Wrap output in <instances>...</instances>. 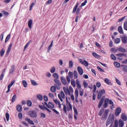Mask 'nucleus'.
Wrapping results in <instances>:
<instances>
[{"mask_svg": "<svg viewBox=\"0 0 127 127\" xmlns=\"http://www.w3.org/2000/svg\"><path fill=\"white\" fill-rule=\"evenodd\" d=\"M84 95V90H79V96L82 97Z\"/></svg>", "mask_w": 127, "mask_h": 127, "instance_id": "60", "label": "nucleus"}, {"mask_svg": "<svg viewBox=\"0 0 127 127\" xmlns=\"http://www.w3.org/2000/svg\"><path fill=\"white\" fill-rule=\"evenodd\" d=\"M14 68H15V65H11V68L9 70V74H13L14 72Z\"/></svg>", "mask_w": 127, "mask_h": 127, "instance_id": "27", "label": "nucleus"}, {"mask_svg": "<svg viewBox=\"0 0 127 127\" xmlns=\"http://www.w3.org/2000/svg\"><path fill=\"white\" fill-rule=\"evenodd\" d=\"M106 93V91L105 89H102L100 90L98 92L97 98L98 100H100L101 99L102 97H103V95H105Z\"/></svg>", "mask_w": 127, "mask_h": 127, "instance_id": "8", "label": "nucleus"}, {"mask_svg": "<svg viewBox=\"0 0 127 127\" xmlns=\"http://www.w3.org/2000/svg\"><path fill=\"white\" fill-rule=\"evenodd\" d=\"M27 105L28 107H31L32 106V102L30 100H28L27 101Z\"/></svg>", "mask_w": 127, "mask_h": 127, "instance_id": "44", "label": "nucleus"}, {"mask_svg": "<svg viewBox=\"0 0 127 127\" xmlns=\"http://www.w3.org/2000/svg\"><path fill=\"white\" fill-rule=\"evenodd\" d=\"M121 118H122V120H123V121H124V122H126V121L127 120V115H126L125 113L122 114V115L121 116Z\"/></svg>", "mask_w": 127, "mask_h": 127, "instance_id": "25", "label": "nucleus"}, {"mask_svg": "<svg viewBox=\"0 0 127 127\" xmlns=\"http://www.w3.org/2000/svg\"><path fill=\"white\" fill-rule=\"evenodd\" d=\"M51 92H52L53 93H55V92H56V87L55 86H52L51 87Z\"/></svg>", "mask_w": 127, "mask_h": 127, "instance_id": "39", "label": "nucleus"}, {"mask_svg": "<svg viewBox=\"0 0 127 127\" xmlns=\"http://www.w3.org/2000/svg\"><path fill=\"white\" fill-rule=\"evenodd\" d=\"M31 42V41H29L24 46V50H25L28 46H29V44H30V43Z\"/></svg>", "mask_w": 127, "mask_h": 127, "instance_id": "46", "label": "nucleus"}, {"mask_svg": "<svg viewBox=\"0 0 127 127\" xmlns=\"http://www.w3.org/2000/svg\"><path fill=\"white\" fill-rule=\"evenodd\" d=\"M55 71H56V68H55V67H52L51 68V70H50V72H51V73H55Z\"/></svg>", "mask_w": 127, "mask_h": 127, "instance_id": "51", "label": "nucleus"}, {"mask_svg": "<svg viewBox=\"0 0 127 127\" xmlns=\"http://www.w3.org/2000/svg\"><path fill=\"white\" fill-rule=\"evenodd\" d=\"M16 100V95L14 94L12 97L11 103H14V102H15Z\"/></svg>", "mask_w": 127, "mask_h": 127, "instance_id": "40", "label": "nucleus"}, {"mask_svg": "<svg viewBox=\"0 0 127 127\" xmlns=\"http://www.w3.org/2000/svg\"><path fill=\"white\" fill-rule=\"evenodd\" d=\"M124 29L127 31V21H125L124 23Z\"/></svg>", "mask_w": 127, "mask_h": 127, "instance_id": "45", "label": "nucleus"}, {"mask_svg": "<svg viewBox=\"0 0 127 127\" xmlns=\"http://www.w3.org/2000/svg\"><path fill=\"white\" fill-rule=\"evenodd\" d=\"M87 2L88 1L87 0H85L84 1L81 3L80 6H85V5H86V3H87Z\"/></svg>", "mask_w": 127, "mask_h": 127, "instance_id": "61", "label": "nucleus"}, {"mask_svg": "<svg viewBox=\"0 0 127 127\" xmlns=\"http://www.w3.org/2000/svg\"><path fill=\"white\" fill-rule=\"evenodd\" d=\"M104 109H101L98 114L99 116L100 117L102 116V115H103V113H104Z\"/></svg>", "mask_w": 127, "mask_h": 127, "instance_id": "53", "label": "nucleus"}, {"mask_svg": "<svg viewBox=\"0 0 127 127\" xmlns=\"http://www.w3.org/2000/svg\"><path fill=\"white\" fill-rule=\"evenodd\" d=\"M111 58L112 60H117V57L115 56V55L111 54Z\"/></svg>", "mask_w": 127, "mask_h": 127, "instance_id": "52", "label": "nucleus"}, {"mask_svg": "<svg viewBox=\"0 0 127 127\" xmlns=\"http://www.w3.org/2000/svg\"><path fill=\"white\" fill-rule=\"evenodd\" d=\"M117 50L120 52H125L126 49H124L123 47L118 48Z\"/></svg>", "mask_w": 127, "mask_h": 127, "instance_id": "35", "label": "nucleus"}, {"mask_svg": "<svg viewBox=\"0 0 127 127\" xmlns=\"http://www.w3.org/2000/svg\"><path fill=\"white\" fill-rule=\"evenodd\" d=\"M105 82L106 84H107V85H111V80H110V79H109L108 78H105Z\"/></svg>", "mask_w": 127, "mask_h": 127, "instance_id": "32", "label": "nucleus"}, {"mask_svg": "<svg viewBox=\"0 0 127 127\" xmlns=\"http://www.w3.org/2000/svg\"><path fill=\"white\" fill-rule=\"evenodd\" d=\"M75 97H79V90L76 89L74 92Z\"/></svg>", "mask_w": 127, "mask_h": 127, "instance_id": "34", "label": "nucleus"}, {"mask_svg": "<svg viewBox=\"0 0 127 127\" xmlns=\"http://www.w3.org/2000/svg\"><path fill=\"white\" fill-rule=\"evenodd\" d=\"M25 121H26V122H28V124H30V125H34V123H33V121L28 118H26Z\"/></svg>", "mask_w": 127, "mask_h": 127, "instance_id": "22", "label": "nucleus"}, {"mask_svg": "<svg viewBox=\"0 0 127 127\" xmlns=\"http://www.w3.org/2000/svg\"><path fill=\"white\" fill-rule=\"evenodd\" d=\"M104 97H105L103 96L99 102L98 106V108L99 109H100V108H101L102 107V106L103 105V104H104Z\"/></svg>", "mask_w": 127, "mask_h": 127, "instance_id": "17", "label": "nucleus"}, {"mask_svg": "<svg viewBox=\"0 0 127 127\" xmlns=\"http://www.w3.org/2000/svg\"><path fill=\"white\" fill-rule=\"evenodd\" d=\"M111 105L110 106L111 110H113L114 109V102L113 101L109 98H106L104 101V103L103 104L104 108H108V105Z\"/></svg>", "mask_w": 127, "mask_h": 127, "instance_id": "3", "label": "nucleus"}, {"mask_svg": "<svg viewBox=\"0 0 127 127\" xmlns=\"http://www.w3.org/2000/svg\"><path fill=\"white\" fill-rule=\"evenodd\" d=\"M53 101L56 105H58L59 109H62V107H61L62 104L59 100L57 99H54Z\"/></svg>", "mask_w": 127, "mask_h": 127, "instance_id": "18", "label": "nucleus"}, {"mask_svg": "<svg viewBox=\"0 0 127 127\" xmlns=\"http://www.w3.org/2000/svg\"><path fill=\"white\" fill-rule=\"evenodd\" d=\"M78 5L79 4L78 3H76L72 10V13H75V12H76V14H77V15H79V14H80V8H78Z\"/></svg>", "mask_w": 127, "mask_h": 127, "instance_id": "6", "label": "nucleus"}, {"mask_svg": "<svg viewBox=\"0 0 127 127\" xmlns=\"http://www.w3.org/2000/svg\"><path fill=\"white\" fill-rule=\"evenodd\" d=\"M12 47V44H10L6 52V55H9V53H10V50H11Z\"/></svg>", "mask_w": 127, "mask_h": 127, "instance_id": "16", "label": "nucleus"}, {"mask_svg": "<svg viewBox=\"0 0 127 127\" xmlns=\"http://www.w3.org/2000/svg\"><path fill=\"white\" fill-rule=\"evenodd\" d=\"M58 97L62 102V105L63 106V111L64 113L67 114V111L68 112L72 111V104L69 102L68 98L65 96V93L63 91H61V94H59Z\"/></svg>", "mask_w": 127, "mask_h": 127, "instance_id": "1", "label": "nucleus"}, {"mask_svg": "<svg viewBox=\"0 0 127 127\" xmlns=\"http://www.w3.org/2000/svg\"><path fill=\"white\" fill-rule=\"evenodd\" d=\"M63 90L65 94L67 96L68 95L69 96H71V94H73V88L72 86H70L69 88L64 87Z\"/></svg>", "mask_w": 127, "mask_h": 127, "instance_id": "4", "label": "nucleus"}, {"mask_svg": "<svg viewBox=\"0 0 127 127\" xmlns=\"http://www.w3.org/2000/svg\"><path fill=\"white\" fill-rule=\"evenodd\" d=\"M22 82L24 88H27V82H26L25 80H22Z\"/></svg>", "mask_w": 127, "mask_h": 127, "instance_id": "38", "label": "nucleus"}, {"mask_svg": "<svg viewBox=\"0 0 127 127\" xmlns=\"http://www.w3.org/2000/svg\"><path fill=\"white\" fill-rule=\"evenodd\" d=\"M124 126H125V122L120 119L119 121L115 120L114 126H113V124H111L109 127H124Z\"/></svg>", "mask_w": 127, "mask_h": 127, "instance_id": "2", "label": "nucleus"}, {"mask_svg": "<svg viewBox=\"0 0 127 127\" xmlns=\"http://www.w3.org/2000/svg\"><path fill=\"white\" fill-rule=\"evenodd\" d=\"M78 61L79 63L82 64V65H84L85 67H88L89 66V63H88V62H87V61L86 60L83 61L82 59H79L78 60Z\"/></svg>", "mask_w": 127, "mask_h": 127, "instance_id": "11", "label": "nucleus"}, {"mask_svg": "<svg viewBox=\"0 0 127 127\" xmlns=\"http://www.w3.org/2000/svg\"><path fill=\"white\" fill-rule=\"evenodd\" d=\"M118 30L120 34H124V31L123 30V27L122 26H119L118 28Z\"/></svg>", "mask_w": 127, "mask_h": 127, "instance_id": "24", "label": "nucleus"}, {"mask_svg": "<svg viewBox=\"0 0 127 127\" xmlns=\"http://www.w3.org/2000/svg\"><path fill=\"white\" fill-rule=\"evenodd\" d=\"M114 42L115 44H119L121 42V39L120 38H117L114 40Z\"/></svg>", "mask_w": 127, "mask_h": 127, "instance_id": "29", "label": "nucleus"}, {"mask_svg": "<svg viewBox=\"0 0 127 127\" xmlns=\"http://www.w3.org/2000/svg\"><path fill=\"white\" fill-rule=\"evenodd\" d=\"M61 80L63 84H64V85H68V83H67V81L66 80V79L65 78V77L63 76H61Z\"/></svg>", "mask_w": 127, "mask_h": 127, "instance_id": "21", "label": "nucleus"}, {"mask_svg": "<svg viewBox=\"0 0 127 127\" xmlns=\"http://www.w3.org/2000/svg\"><path fill=\"white\" fill-rule=\"evenodd\" d=\"M53 42H54L53 40L51 41V44L49 45V46L48 48V51H50V50H51V48H52V46H53Z\"/></svg>", "mask_w": 127, "mask_h": 127, "instance_id": "30", "label": "nucleus"}, {"mask_svg": "<svg viewBox=\"0 0 127 127\" xmlns=\"http://www.w3.org/2000/svg\"><path fill=\"white\" fill-rule=\"evenodd\" d=\"M122 112V109L121 107H118L115 112V115L116 117H118V116L120 115V114H121Z\"/></svg>", "mask_w": 127, "mask_h": 127, "instance_id": "14", "label": "nucleus"}, {"mask_svg": "<svg viewBox=\"0 0 127 127\" xmlns=\"http://www.w3.org/2000/svg\"><path fill=\"white\" fill-rule=\"evenodd\" d=\"M9 38H10V34H8L6 38H5V43H6V42L7 41H8V40H9Z\"/></svg>", "mask_w": 127, "mask_h": 127, "instance_id": "47", "label": "nucleus"}, {"mask_svg": "<svg viewBox=\"0 0 127 127\" xmlns=\"http://www.w3.org/2000/svg\"><path fill=\"white\" fill-rule=\"evenodd\" d=\"M73 75H74V79L78 78V72H77V71H76V70L73 71Z\"/></svg>", "mask_w": 127, "mask_h": 127, "instance_id": "33", "label": "nucleus"}, {"mask_svg": "<svg viewBox=\"0 0 127 127\" xmlns=\"http://www.w3.org/2000/svg\"><path fill=\"white\" fill-rule=\"evenodd\" d=\"M92 55L95 57V58H99V55H98L97 53L95 52L92 53Z\"/></svg>", "mask_w": 127, "mask_h": 127, "instance_id": "54", "label": "nucleus"}, {"mask_svg": "<svg viewBox=\"0 0 127 127\" xmlns=\"http://www.w3.org/2000/svg\"><path fill=\"white\" fill-rule=\"evenodd\" d=\"M114 65L115 67H116V68H120V63L117 62H114Z\"/></svg>", "mask_w": 127, "mask_h": 127, "instance_id": "49", "label": "nucleus"}, {"mask_svg": "<svg viewBox=\"0 0 127 127\" xmlns=\"http://www.w3.org/2000/svg\"><path fill=\"white\" fill-rule=\"evenodd\" d=\"M116 56H118L117 59L119 60H123L124 59V56H127V55L125 53H120L116 54Z\"/></svg>", "mask_w": 127, "mask_h": 127, "instance_id": "13", "label": "nucleus"}, {"mask_svg": "<svg viewBox=\"0 0 127 127\" xmlns=\"http://www.w3.org/2000/svg\"><path fill=\"white\" fill-rule=\"evenodd\" d=\"M40 118H41V119H45V118H46V115H45V114L42 113H41Z\"/></svg>", "mask_w": 127, "mask_h": 127, "instance_id": "56", "label": "nucleus"}, {"mask_svg": "<svg viewBox=\"0 0 127 127\" xmlns=\"http://www.w3.org/2000/svg\"><path fill=\"white\" fill-rule=\"evenodd\" d=\"M83 87H84V88L86 89V88H87V87H88V83H87V82H86V81L84 80V81H83Z\"/></svg>", "mask_w": 127, "mask_h": 127, "instance_id": "50", "label": "nucleus"}, {"mask_svg": "<svg viewBox=\"0 0 127 127\" xmlns=\"http://www.w3.org/2000/svg\"><path fill=\"white\" fill-rule=\"evenodd\" d=\"M16 110L17 112H22V106H21L20 105H17L16 106Z\"/></svg>", "mask_w": 127, "mask_h": 127, "instance_id": "23", "label": "nucleus"}, {"mask_svg": "<svg viewBox=\"0 0 127 127\" xmlns=\"http://www.w3.org/2000/svg\"><path fill=\"white\" fill-rule=\"evenodd\" d=\"M54 82L56 83L55 86L56 87V89L58 90H60V86L62 85L60 80H59V79H54Z\"/></svg>", "mask_w": 127, "mask_h": 127, "instance_id": "7", "label": "nucleus"}, {"mask_svg": "<svg viewBox=\"0 0 127 127\" xmlns=\"http://www.w3.org/2000/svg\"><path fill=\"white\" fill-rule=\"evenodd\" d=\"M71 86H72V87H76V83H75V80L74 79H72L71 80Z\"/></svg>", "mask_w": 127, "mask_h": 127, "instance_id": "42", "label": "nucleus"}, {"mask_svg": "<svg viewBox=\"0 0 127 127\" xmlns=\"http://www.w3.org/2000/svg\"><path fill=\"white\" fill-rule=\"evenodd\" d=\"M52 111L54 112V113H55V114L56 115H58V116H59V115H60V113H59V112H58L57 110H56V109H52Z\"/></svg>", "mask_w": 127, "mask_h": 127, "instance_id": "48", "label": "nucleus"}, {"mask_svg": "<svg viewBox=\"0 0 127 127\" xmlns=\"http://www.w3.org/2000/svg\"><path fill=\"white\" fill-rule=\"evenodd\" d=\"M69 68H72V67H73V62L72 61H69Z\"/></svg>", "mask_w": 127, "mask_h": 127, "instance_id": "62", "label": "nucleus"}, {"mask_svg": "<svg viewBox=\"0 0 127 127\" xmlns=\"http://www.w3.org/2000/svg\"><path fill=\"white\" fill-rule=\"evenodd\" d=\"M73 78V72L71 71H69L68 75L66 76V80L67 81V83L70 84V82H71V79Z\"/></svg>", "mask_w": 127, "mask_h": 127, "instance_id": "9", "label": "nucleus"}, {"mask_svg": "<svg viewBox=\"0 0 127 127\" xmlns=\"http://www.w3.org/2000/svg\"><path fill=\"white\" fill-rule=\"evenodd\" d=\"M48 108H49V109H51L52 110V109H54V104L52 102H49Z\"/></svg>", "mask_w": 127, "mask_h": 127, "instance_id": "26", "label": "nucleus"}, {"mask_svg": "<svg viewBox=\"0 0 127 127\" xmlns=\"http://www.w3.org/2000/svg\"><path fill=\"white\" fill-rule=\"evenodd\" d=\"M39 108H40L41 110H42V111H45V108H46V107L44 106V105H39Z\"/></svg>", "mask_w": 127, "mask_h": 127, "instance_id": "57", "label": "nucleus"}, {"mask_svg": "<svg viewBox=\"0 0 127 127\" xmlns=\"http://www.w3.org/2000/svg\"><path fill=\"white\" fill-rule=\"evenodd\" d=\"M53 76L55 78V80L59 79V76L58 75V74H57V73H54Z\"/></svg>", "mask_w": 127, "mask_h": 127, "instance_id": "31", "label": "nucleus"}, {"mask_svg": "<svg viewBox=\"0 0 127 127\" xmlns=\"http://www.w3.org/2000/svg\"><path fill=\"white\" fill-rule=\"evenodd\" d=\"M121 40L124 44H127V37L126 36H124L121 38Z\"/></svg>", "mask_w": 127, "mask_h": 127, "instance_id": "19", "label": "nucleus"}, {"mask_svg": "<svg viewBox=\"0 0 127 127\" xmlns=\"http://www.w3.org/2000/svg\"><path fill=\"white\" fill-rule=\"evenodd\" d=\"M123 67V71H124V72H127V65H122Z\"/></svg>", "mask_w": 127, "mask_h": 127, "instance_id": "43", "label": "nucleus"}, {"mask_svg": "<svg viewBox=\"0 0 127 127\" xmlns=\"http://www.w3.org/2000/svg\"><path fill=\"white\" fill-rule=\"evenodd\" d=\"M18 117L20 120H22V113H19L18 114Z\"/></svg>", "mask_w": 127, "mask_h": 127, "instance_id": "64", "label": "nucleus"}, {"mask_svg": "<svg viewBox=\"0 0 127 127\" xmlns=\"http://www.w3.org/2000/svg\"><path fill=\"white\" fill-rule=\"evenodd\" d=\"M75 84L78 89H80L81 88V84H80V80L76 79L75 81Z\"/></svg>", "mask_w": 127, "mask_h": 127, "instance_id": "20", "label": "nucleus"}, {"mask_svg": "<svg viewBox=\"0 0 127 127\" xmlns=\"http://www.w3.org/2000/svg\"><path fill=\"white\" fill-rule=\"evenodd\" d=\"M73 111L74 112V114L78 115V111H77V109L76 108V107H73Z\"/></svg>", "mask_w": 127, "mask_h": 127, "instance_id": "58", "label": "nucleus"}, {"mask_svg": "<svg viewBox=\"0 0 127 127\" xmlns=\"http://www.w3.org/2000/svg\"><path fill=\"white\" fill-rule=\"evenodd\" d=\"M32 22H33L32 20H29L28 22V27L30 29L32 28V27L31 26V25H32Z\"/></svg>", "mask_w": 127, "mask_h": 127, "instance_id": "28", "label": "nucleus"}, {"mask_svg": "<svg viewBox=\"0 0 127 127\" xmlns=\"http://www.w3.org/2000/svg\"><path fill=\"white\" fill-rule=\"evenodd\" d=\"M77 71L78 72V74H79V75H80L81 76H82V75H83V74L84 73V71L83 70V68H82L81 66L77 67Z\"/></svg>", "mask_w": 127, "mask_h": 127, "instance_id": "15", "label": "nucleus"}, {"mask_svg": "<svg viewBox=\"0 0 127 127\" xmlns=\"http://www.w3.org/2000/svg\"><path fill=\"white\" fill-rule=\"evenodd\" d=\"M5 117H6V121L8 122V121H9V114H8V113H6L5 114Z\"/></svg>", "mask_w": 127, "mask_h": 127, "instance_id": "55", "label": "nucleus"}, {"mask_svg": "<svg viewBox=\"0 0 127 127\" xmlns=\"http://www.w3.org/2000/svg\"><path fill=\"white\" fill-rule=\"evenodd\" d=\"M37 98L39 101H42V100H43V96L40 94L37 95Z\"/></svg>", "mask_w": 127, "mask_h": 127, "instance_id": "36", "label": "nucleus"}, {"mask_svg": "<svg viewBox=\"0 0 127 127\" xmlns=\"http://www.w3.org/2000/svg\"><path fill=\"white\" fill-rule=\"evenodd\" d=\"M4 53H5V50L2 49L0 52V55L1 57H2L3 55H4Z\"/></svg>", "mask_w": 127, "mask_h": 127, "instance_id": "37", "label": "nucleus"}, {"mask_svg": "<svg viewBox=\"0 0 127 127\" xmlns=\"http://www.w3.org/2000/svg\"><path fill=\"white\" fill-rule=\"evenodd\" d=\"M107 118H108V115L107 114H104V115L102 117V119H103V120H107Z\"/></svg>", "mask_w": 127, "mask_h": 127, "instance_id": "59", "label": "nucleus"}, {"mask_svg": "<svg viewBox=\"0 0 127 127\" xmlns=\"http://www.w3.org/2000/svg\"><path fill=\"white\" fill-rule=\"evenodd\" d=\"M31 82L33 86H37V85H38V83H37L35 80H31Z\"/></svg>", "mask_w": 127, "mask_h": 127, "instance_id": "41", "label": "nucleus"}, {"mask_svg": "<svg viewBox=\"0 0 127 127\" xmlns=\"http://www.w3.org/2000/svg\"><path fill=\"white\" fill-rule=\"evenodd\" d=\"M115 122V116L114 115H109L106 121V127L110 126V124Z\"/></svg>", "mask_w": 127, "mask_h": 127, "instance_id": "5", "label": "nucleus"}, {"mask_svg": "<svg viewBox=\"0 0 127 127\" xmlns=\"http://www.w3.org/2000/svg\"><path fill=\"white\" fill-rule=\"evenodd\" d=\"M15 83V80H13L11 82V83L7 85V90L6 91V94L8 93H9L10 92V88L12 87L13 85V84Z\"/></svg>", "mask_w": 127, "mask_h": 127, "instance_id": "12", "label": "nucleus"}, {"mask_svg": "<svg viewBox=\"0 0 127 127\" xmlns=\"http://www.w3.org/2000/svg\"><path fill=\"white\" fill-rule=\"evenodd\" d=\"M97 69L98 71H100V72H105V70L103 69L100 66H97Z\"/></svg>", "mask_w": 127, "mask_h": 127, "instance_id": "63", "label": "nucleus"}, {"mask_svg": "<svg viewBox=\"0 0 127 127\" xmlns=\"http://www.w3.org/2000/svg\"><path fill=\"white\" fill-rule=\"evenodd\" d=\"M29 116L31 118H37V113L34 111H30L28 113Z\"/></svg>", "mask_w": 127, "mask_h": 127, "instance_id": "10", "label": "nucleus"}]
</instances>
